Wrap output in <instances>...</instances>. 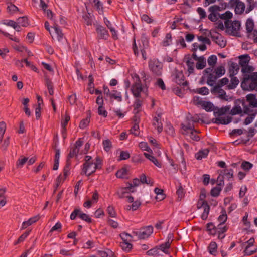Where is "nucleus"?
<instances>
[{"mask_svg": "<svg viewBox=\"0 0 257 257\" xmlns=\"http://www.w3.org/2000/svg\"><path fill=\"white\" fill-rule=\"evenodd\" d=\"M241 168L246 171L250 170L253 166V165L249 162L244 161L241 164Z\"/></svg>", "mask_w": 257, "mask_h": 257, "instance_id": "052dcab7", "label": "nucleus"}, {"mask_svg": "<svg viewBox=\"0 0 257 257\" xmlns=\"http://www.w3.org/2000/svg\"><path fill=\"white\" fill-rule=\"evenodd\" d=\"M122 242H131L132 240V236L130 234L123 232L120 234Z\"/></svg>", "mask_w": 257, "mask_h": 257, "instance_id": "de8ad7c7", "label": "nucleus"}, {"mask_svg": "<svg viewBox=\"0 0 257 257\" xmlns=\"http://www.w3.org/2000/svg\"><path fill=\"white\" fill-rule=\"evenodd\" d=\"M245 5L244 2L239 1L237 2L235 8V12L236 14H242L245 11Z\"/></svg>", "mask_w": 257, "mask_h": 257, "instance_id": "393cba45", "label": "nucleus"}, {"mask_svg": "<svg viewBox=\"0 0 257 257\" xmlns=\"http://www.w3.org/2000/svg\"><path fill=\"white\" fill-rule=\"evenodd\" d=\"M247 8L245 10L246 13H249L257 6V0H246Z\"/></svg>", "mask_w": 257, "mask_h": 257, "instance_id": "c756f323", "label": "nucleus"}, {"mask_svg": "<svg viewBox=\"0 0 257 257\" xmlns=\"http://www.w3.org/2000/svg\"><path fill=\"white\" fill-rule=\"evenodd\" d=\"M108 98L111 100H115L118 102H121L122 100L121 93L117 90H112Z\"/></svg>", "mask_w": 257, "mask_h": 257, "instance_id": "5701e85b", "label": "nucleus"}, {"mask_svg": "<svg viewBox=\"0 0 257 257\" xmlns=\"http://www.w3.org/2000/svg\"><path fill=\"white\" fill-rule=\"evenodd\" d=\"M197 93L205 95L209 94V89L206 87H203L196 90Z\"/></svg>", "mask_w": 257, "mask_h": 257, "instance_id": "69168bd1", "label": "nucleus"}, {"mask_svg": "<svg viewBox=\"0 0 257 257\" xmlns=\"http://www.w3.org/2000/svg\"><path fill=\"white\" fill-rule=\"evenodd\" d=\"M161 112H157V116H155L153 121V125L157 130L158 133L162 132L163 125L161 122Z\"/></svg>", "mask_w": 257, "mask_h": 257, "instance_id": "4468645a", "label": "nucleus"}, {"mask_svg": "<svg viewBox=\"0 0 257 257\" xmlns=\"http://www.w3.org/2000/svg\"><path fill=\"white\" fill-rule=\"evenodd\" d=\"M120 246L124 251H129L132 247V245L131 242H122Z\"/></svg>", "mask_w": 257, "mask_h": 257, "instance_id": "6e6d98bb", "label": "nucleus"}, {"mask_svg": "<svg viewBox=\"0 0 257 257\" xmlns=\"http://www.w3.org/2000/svg\"><path fill=\"white\" fill-rule=\"evenodd\" d=\"M90 119L89 117H87L81 120L79 124V127L82 129H84L88 125Z\"/></svg>", "mask_w": 257, "mask_h": 257, "instance_id": "e2e57ef3", "label": "nucleus"}, {"mask_svg": "<svg viewBox=\"0 0 257 257\" xmlns=\"http://www.w3.org/2000/svg\"><path fill=\"white\" fill-rule=\"evenodd\" d=\"M253 70V67L248 64L245 65V66H241V72L243 73V75L249 74Z\"/></svg>", "mask_w": 257, "mask_h": 257, "instance_id": "603ef678", "label": "nucleus"}, {"mask_svg": "<svg viewBox=\"0 0 257 257\" xmlns=\"http://www.w3.org/2000/svg\"><path fill=\"white\" fill-rule=\"evenodd\" d=\"M220 175H222L224 178L229 179L233 176V171L231 168H227L220 171Z\"/></svg>", "mask_w": 257, "mask_h": 257, "instance_id": "b1692460", "label": "nucleus"}, {"mask_svg": "<svg viewBox=\"0 0 257 257\" xmlns=\"http://www.w3.org/2000/svg\"><path fill=\"white\" fill-rule=\"evenodd\" d=\"M249 39L253 40L254 42L257 43V30L256 29L247 33Z\"/></svg>", "mask_w": 257, "mask_h": 257, "instance_id": "8fccbe9b", "label": "nucleus"}, {"mask_svg": "<svg viewBox=\"0 0 257 257\" xmlns=\"http://www.w3.org/2000/svg\"><path fill=\"white\" fill-rule=\"evenodd\" d=\"M96 31L99 38L107 39L108 38V32L103 26L100 25L97 26Z\"/></svg>", "mask_w": 257, "mask_h": 257, "instance_id": "f3484780", "label": "nucleus"}, {"mask_svg": "<svg viewBox=\"0 0 257 257\" xmlns=\"http://www.w3.org/2000/svg\"><path fill=\"white\" fill-rule=\"evenodd\" d=\"M239 68L237 64H232L229 68L230 76H233L236 75L238 72Z\"/></svg>", "mask_w": 257, "mask_h": 257, "instance_id": "49530a36", "label": "nucleus"}, {"mask_svg": "<svg viewBox=\"0 0 257 257\" xmlns=\"http://www.w3.org/2000/svg\"><path fill=\"white\" fill-rule=\"evenodd\" d=\"M233 16V14L229 11H226L224 14H222L221 16V18L226 20V21L228 20V19L231 18Z\"/></svg>", "mask_w": 257, "mask_h": 257, "instance_id": "774afa93", "label": "nucleus"}, {"mask_svg": "<svg viewBox=\"0 0 257 257\" xmlns=\"http://www.w3.org/2000/svg\"><path fill=\"white\" fill-rule=\"evenodd\" d=\"M254 239L253 238H250L247 241L243 243V244H246L245 248L244 251V254L246 255H250L252 254V251H249L248 250V248H251L253 246L254 243Z\"/></svg>", "mask_w": 257, "mask_h": 257, "instance_id": "bb28decb", "label": "nucleus"}, {"mask_svg": "<svg viewBox=\"0 0 257 257\" xmlns=\"http://www.w3.org/2000/svg\"><path fill=\"white\" fill-rule=\"evenodd\" d=\"M131 75L134 81L131 88L133 96L136 98L143 100L148 95L147 86L149 83V76L146 75L143 70L139 71L138 74L133 72L131 74Z\"/></svg>", "mask_w": 257, "mask_h": 257, "instance_id": "f257e3e1", "label": "nucleus"}, {"mask_svg": "<svg viewBox=\"0 0 257 257\" xmlns=\"http://www.w3.org/2000/svg\"><path fill=\"white\" fill-rule=\"evenodd\" d=\"M30 231H27L23 233L18 239V240L14 243L15 245H16L21 242H23L29 235Z\"/></svg>", "mask_w": 257, "mask_h": 257, "instance_id": "338daca9", "label": "nucleus"}, {"mask_svg": "<svg viewBox=\"0 0 257 257\" xmlns=\"http://www.w3.org/2000/svg\"><path fill=\"white\" fill-rule=\"evenodd\" d=\"M172 44V36L170 33H167L162 42L163 46L166 47Z\"/></svg>", "mask_w": 257, "mask_h": 257, "instance_id": "a19ab883", "label": "nucleus"}, {"mask_svg": "<svg viewBox=\"0 0 257 257\" xmlns=\"http://www.w3.org/2000/svg\"><path fill=\"white\" fill-rule=\"evenodd\" d=\"M173 81L179 85H186V82L184 81V76L181 71L175 70L172 74Z\"/></svg>", "mask_w": 257, "mask_h": 257, "instance_id": "9d476101", "label": "nucleus"}, {"mask_svg": "<svg viewBox=\"0 0 257 257\" xmlns=\"http://www.w3.org/2000/svg\"><path fill=\"white\" fill-rule=\"evenodd\" d=\"M28 158L21 156L16 162V166L18 168H22L27 162Z\"/></svg>", "mask_w": 257, "mask_h": 257, "instance_id": "79ce46f5", "label": "nucleus"}, {"mask_svg": "<svg viewBox=\"0 0 257 257\" xmlns=\"http://www.w3.org/2000/svg\"><path fill=\"white\" fill-rule=\"evenodd\" d=\"M231 121L230 116H219L216 118L215 123L221 124H228Z\"/></svg>", "mask_w": 257, "mask_h": 257, "instance_id": "cd10ccee", "label": "nucleus"}, {"mask_svg": "<svg viewBox=\"0 0 257 257\" xmlns=\"http://www.w3.org/2000/svg\"><path fill=\"white\" fill-rule=\"evenodd\" d=\"M186 63L189 74L193 73L194 70V62L191 60L188 59L186 61Z\"/></svg>", "mask_w": 257, "mask_h": 257, "instance_id": "a18cd8bd", "label": "nucleus"}, {"mask_svg": "<svg viewBox=\"0 0 257 257\" xmlns=\"http://www.w3.org/2000/svg\"><path fill=\"white\" fill-rule=\"evenodd\" d=\"M7 11L9 13L12 15L17 14L19 12L18 7L11 3H7Z\"/></svg>", "mask_w": 257, "mask_h": 257, "instance_id": "2f4dec72", "label": "nucleus"}, {"mask_svg": "<svg viewBox=\"0 0 257 257\" xmlns=\"http://www.w3.org/2000/svg\"><path fill=\"white\" fill-rule=\"evenodd\" d=\"M197 121L198 118L196 115L192 116L189 115L187 116L186 121L182 124L181 128L182 134L189 136L191 139L196 141L199 140V137L193 128V123Z\"/></svg>", "mask_w": 257, "mask_h": 257, "instance_id": "f03ea898", "label": "nucleus"}, {"mask_svg": "<svg viewBox=\"0 0 257 257\" xmlns=\"http://www.w3.org/2000/svg\"><path fill=\"white\" fill-rule=\"evenodd\" d=\"M92 5L96 9L99 14L103 13V5L99 0H89Z\"/></svg>", "mask_w": 257, "mask_h": 257, "instance_id": "4be33fe9", "label": "nucleus"}, {"mask_svg": "<svg viewBox=\"0 0 257 257\" xmlns=\"http://www.w3.org/2000/svg\"><path fill=\"white\" fill-rule=\"evenodd\" d=\"M97 112L99 115H101L104 117H106L107 116V112L105 109L104 108V107H103V106H99L98 107Z\"/></svg>", "mask_w": 257, "mask_h": 257, "instance_id": "0e129e2a", "label": "nucleus"}, {"mask_svg": "<svg viewBox=\"0 0 257 257\" xmlns=\"http://www.w3.org/2000/svg\"><path fill=\"white\" fill-rule=\"evenodd\" d=\"M13 48L16 51L20 52H27V48L22 44H13L12 45Z\"/></svg>", "mask_w": 257, "mask_h": 257, "instance_id": "09e8293b", "label": "nucleus"}, {"mask_svg": "<svg viewBox=\"0 0 257 257\" xmlns=\"http://www.w3.org/2000/svg\"><path fill=\"white\" fill-rule=\"evenodd\" d=\"M209 153V150L207 149L200 150L195 154V158L197 160H200L203 158H206Z\"/></svg>", "mask_w": 257, "mask_h": 257, "instance_id": "7c9ffc66", "label": "nucleus"}, {"mask_svg": "<svg viewBox=\"0 0 257 257\" xmlns=\"http://www.w3.org/2000/svg\"><path fill=\"white\" fill-rule=\"evenodd\" d=\"M82 173L89 176L101 167V161L98 158L93 159L90 156H86Z\"/></svg>", "mask_w": 257, "mask_h": 257, "instance_id": "7ed1b4c3", "label": "nucleus"}, {"mask_svg": "<svg viewBox=\"0 0 257 257\" xmlns=\"http://www.w3.org/2000/svg\"><path fill=\"white\" fill-rule=\"evenodd\" d=\"M2 23L5 25L12 27L13 28H17V27H18L17 26V23H16V22H15L14 21L11 20H4L2 22Z\"/></svg>", "mask_w": 257, "mask_h": 257, "instance_id": "864d4df0", "label": "nucleus"}, {"mask_svg": "<svg viewBox=\"0 0 257 257\" xmlns=\"http://www.w3.org/2000/svg\"><path fill=\"white\" fill-rule=\"evenodd\" d=\"M240 26L241 23L238 21L227 20L225 22V31L230 35L239 36Z\"/></svg>", "mask_w": 257, "mask_h": 257, "instance_id": "39448f33", "label": "nucleus"}, {"mask_svg": "<svg viewBox=\"0 0 257 257\" xmlns=\"http://www.w3.org/2000/svg\"><path fill=\"white\" fill-rule=\"evenodd\" d=\"M127 173L128 170L125 167H123L117 171L116 175L118 178H124L126 177Z\"/></svg>", "mask_w": 257, "mask_h": 257, "instance_id": "58836bf2", "label": "nucleus"}, {"mask_svg": "<svg viewBox=\"0 0 257 257\" xmlns=\"http://www.w3.org/2000/svg\"><path fill=\"white\" fill-rule=\"evenodd\" d=\"M153 232L152 226H146L141 229H134L133 234L137 236L139 239H145L148 238Z\"/></svg>", "mask_w": 257, "mask_h": 257, "instance_id": "423d86ee", "label": "nucleus"}, {"mask_svg": "<svg viewBox=\"0 0 257 257\" xmlns=\"http://www.w3.org/2000/svg\"><path fill=\"white\" fill-rule=\"evenodd\" d=\"M246 33L255 30L254 21L251 18H248L245 23Z\"/></svg>", "mask_w": 257, "mask_h": 257, "instance_id": "473e14b6", "label": "nucleus"}, {"mask_svg": "<svg viewBox=\"0 0 257 257\" xmlns=\"http://www.w3.org/2000/svg\"><path fill=\"white\" fill-rule=\"evenodd\" d=\"M144 155L150 161L153 162L156 166L158 167H161V164L158 162L156 158L153 156L151 154L144 153Z\"/></svg>", "mask_w": 257, "mask_h": 257, "instance_id": "4c0bfd02", "label": "nucleus"}, {"mask_svg": "<svg viewBox=\"0 0 257 257\" xmlns=\"http://www.w3.org/2000/svg\"><path fill=\"white\" fill-rule=\"evenodd\" d=\"M107 212L111 217H115L116 216V213L113 206H108L107 209Z\"/></svg>", "mask_w": 257, "mask_h": 257, "instance_id": "680f3d73", "label": "nucleus"}, {"mask_svg": "<svg viewBox=\"0 0 257 257\" xmlns=\"http://www.w3.org/2000/svg\"><path fill=\"white\" fill-rule=\"evenodd\" d=\"M221 213V215L218 217V220L220 223L219 226H221L222 224L224 223L227 219V215L225 210H222Z\"/></svg>", "mask_w": 257, "mask_h": 257, "instance_id": "ea45409f", "label": "nucleus"}, {"mask_svg": "<svg viewBox=\"0 0 257 257\" xmlns=\"http://www.w3.org/2000/svg\"><path fill=\"white\" fill-rule=\"evenodd\" d=\"M227 4L226 3H221L219 5H214L209 8V12L215 13L224 10L227 8Z\"/></svg>", "mask_w": 257, "mask_h": 257, "instance_id": "a211bd4d", "label": "nucleus"}, {"mask_svg": "<svg viewBox=\"0 0 257 257\" xmlns=\"http://www.w3.org/2000/svg\"><path fill=\"white\" fill-rule=\"evenodd\" d=\"M173 238V235L172 234H169L168 235V240L164 244H162L160 246V249L164 252L165 253H168V249L170 247L171 241H170V239Z\"/></svg>", "mask_w": 257, "mask_h": 257, "instance_id": "a878e982", "label": "nucleus"}, {"mask_svg": "<svg viewBox=\"0 0 257 257\" xmlns=\"http://www.w3.org/2000/svg\"><path fill=\"white\" fill-rule=\"evenodd\" d=\"M149 67L154 73L158 75L161 74L162 64L157 60H151L149 62Z\"/></svg>", "mask_w": 257, "mask_h": 257, "instance_id": "1a4fd4ad", "label": "nucleus"}, {"mask_svg": "<svg viewBox=\"0 0 257 257\" xmlns=\"http://www.w3.org/2000/svg\"><path fill=\"white\" fill-rule=\"evenodd\" d=\"M210 35L212 39L220 47L224 48L226 45V41L219 33L214 30L210 31Z\"/></svg>", "mask_w": 257, "mask_h": 257, "instance_id": "6e6552de", "label": "nucleus"}, {"mask_svg": "<svg viewBox=\"0 0 257 257\" xmlns=\"http://www.w3.org/2000/svg\"><path fill=\"white\" fill-rule=\"evenodd\" d=\"M16 23L22 27H27L29 25L28 18L26 17L19 18Z\"/></svg>", "mask_w": 257, "mask_h": 257, "instance_id": "37998d69", "label": "nucleus"}, {"mask_svg": "<svg viewBox=\"0 0 257 257\" xmlns=\"http://www.w3.org/2000/svg\"><path fill=\"white\" fill-rule=\"evenodd\" d=\"M192 57L196 61V68L200 70L203 69L206 65V59L203 57H198L196 53H193Z\"/></svg>", "mask_w": 257, "mask_h": 257, "instance_id": "f8f14e48", "label": "nucleus"}, {"mask_svg": "<svg viewBox=\"0 0 257 257\" xmlns=\"http://www.w3.org/2000/svg\"><path fill=\"white\" fill-rule=\"evenodd\" d=\"M82 144L83 142L81 139H79L78 140H77L70 149L69 155V157H73L76 156L78 154L80 148L82 145Z\"/></svg>", "mask_w": 257, "mask_h": 257, "instance_id": "ddd939ff", "label": "nucleus"}, {"mask_svg": "<svg viewBox=\"0 0 257 257\" xmlns=\"http://www.w3.org/2000/svg\"><path fill=\"white\" fill-rule=\"evenodd\" d=\"M241 87L244 90L257 91V72L246 74L243 75Z\"/></svg>", "mask_w": 257, "mask_h": 257, "instance_id": "20e7f679", "label": "nucleus"}, {"mask_svg": "<svg viewBox=\"0 0 257 257\" xmlns=\"http://www.w3.org/2000/svg\"><path fill=\"white\" fill-rule=\"evenodd\" d=\"M241 104L243 105V102L240 99H237L235 101V105L230 111V114L232 115H236L241 114L242 112V109Z\"/></svg>", "mask_w": 257, "mask_h": 257, "instance_id": "dca6fc26", "label": "nucleus"}, {"mask_svg": "<svg viewBox=\"0 0 257 257\" xmlns=\"http://www.w3.org/2000/svg\"><path fill=\"white\" fill-rule=\"evenodd\" d=\"M239 64L241 66H245V65L248 64L250 60V58L248 55H241L239 57Z\"/></svg>", "mask_w": 257, "mask_h": 257, "instance_id": "72a5a7b5", "label": "nucleus"}, {"mask_svg": "<svg viewBox=\"0 0 257 257\" xmlns=\"http://www.w3.org/2000/svg\"><path fill=\"white\" fill-rule=\"evenodd\" d=\"M206 197V192L203 190L201 191L200 195V199L198 202L197 207L198 208H201L204 204H207V202L204 200Z\"/></svg>", "mask_w": 257, "mask_h": 257, "instance_id": "f704fd0d", "label": "nucleus"}, {"mask_svg": "<svg viewBox=\"0 0 257 257\" xmlns=\"http://www.w3.org/2000/svg\"><path fill=\"white\" fill-rule=\"evenodd\" d=\"M207 230L210 234L214 235L215 234L216 230L214 225L211 223L207 224Z\"/></svg>", "mask_w": 257, "mask_h": 257, "instance_id": "bf43d9fd", "label": "nucleus"}, {"mask_svg": "<svg viewBox=\"0 0 257 257\" xmlns=\"http://www.w3.org/2000/svg\"><path fill=\"white\" fill-rule=\"evenodd\" d=\"M197 103H199L201 107L206 111H212L214 110V106L210 102L200 101Z\"/></svg>", "mask_w": 257, "mask_h": 257, "instance_id": "412c9836", "label": "nucleus"}, {"mask_svg": "<svg viewBox=\"0 0 257 257\" xmlns=\"http://www.w3.org/2000/svg\"><path fill=\"white\" fill-rule=\"evenodd\" d=\"M139 146L142 150L147 151L151 154L152 153V150L149 147L146 142H142L140 143Z\"/></svg>", "mask_w": 257, "mask_h": 257, "instance_id": "13d9d810", "label": "nucleus"}, {"mask_svg": "<svg viewBox=\"0 0 257 257\" xmlns=\"http://www.w3.org/2000/svg\"><path fill=\"white\" fill-rule=\"evenodd\" d=\"M217 245L216 243L214 241H212L210 243L208 249L209 252V253L211 254H212L214 256L216 255L217 253Z\"/></svg>", "mask_w": 257, "mask_h": 257, "instance_id": "c9c22d12", "label": "nucleus"}, {"mask_svg": "<svg viewBox=\"0 0 257 257\" xmlns=\"http://www.w3.org/2000/svg\"><path fill=\"white\" fill-rule=\"evenodd\" d=\"M239 81L238 79L236 77L231 76V82L227 85V87L228 89H233L236 87L238 85Z\"/></svg>", "mask_w": 257, "mask_h": 257, "instance_id": "e433bc0d", "label": "nucleus"}, {"mask_svg": "<svg viewBox=\"0 0 257 257\" xmlns=\"http://www.w3.org/2000/svg\"><path fill=\"white\" fill-rule=\"evenodd\" d=\"M70 117L69 115L65 114L64 118L61 121V127H62V133L64 138L65 137L66 133V125L68 122L69 121Z\"/></svg>", "mask_w": 257, "mask_h": 257, "instance_id": "c85d7f7f", "label": "nucleus"}, {"mask_svg": "<svg viewBox=\"0 0 257 257\" xmlns=\"http://www.w3.org/2000/svg\"><path fill=\"white\" fill-rule=\"evenodd\" d=\"M135 191V189H134L133 186L132 184H128L125 187H122L118 189L117 194L120 198H123L126 197L127 198V201L129 203L133 202L134 198L132 196H128V195L131 192H134Z\"/></svg>", "mask_w": 257, "mask_h": 257, "instance_id": "0eeeda50", "label": "nucleus"}, {"mask_svg": "<svg viewBox=\"0 0 257 257\" xmlns=\"http://www.w3.org/2000/svg\"><path fill=\"white\" fill-rule=\"evenodd\" d=\"M215 73L217 77H220L225 73V69L223 66H219L215 70Z\"/></svg>", "mask_w": 257, "mask_h": 257, "instance_id": "3c124183", "label": "nucleus"}, {"mask_svg": "<svg viewBox=\"0 0 257 257\" xmlns=\"http://www.w3.org/2000/svg\"><path fill=\"white\" fill-rule=\"evenodd\" d=\"M217 57L215 55H211L208 59V64L209 65L213 67L216 63Z\"/></svg>", "mask_w": 257, "mask_h": 257, "instance_id": "4d7b16f0", "label": "nucleus"}, {"mask_svg": "<svg viewBox=\"0 0 257 257\" xmlns=\"http://www.w3.org/2000/svg\"><path fill=\"white\" fill-rule=\"evenodd\" d=\"M200 208H202L203 209V212L201 215V218L203 220H205L208 217V215L209 212V207L207 204L202 205Z\"/></svg>", "mask_w": 257, "mask_h": 257, "instance_id": "c03bdc74", "label": "nucleus"}, {"mask_svg": "<svg viewBox=\"0 0 257 257\" xmlns=\"http://www.w3.org/2000/svg\"><path fill=\"white\" fill-rule=\"evenodd\" d=\"M103 148L105 151L108 152L112 148V143L108 139L105 140L103 141Z\"/></svg>", "mask_w": 257, "mask_h": 257, "instance_id": "5fc2aeb1", "label": "nucleus"}, {"mask_svg": "<svg viewBox=\"0 0 257 257\" xmlns=\"http://www.w3.org/2000/svg\"><path fill=\"white\" fill-rule=\"evenodd\" d=\"M50 35L53 38H56L59 41H61L63 36L61 30L57 26H54L51 27Z\"/></svg>", "mask_w": 257, "mask_h": 257, "instance_id": "2eb2a0df", "label": "nucleus"}, {"mask_svg": "<svg viewBox=\"0 0 257 257\" xmlns=\"http://www.w3.org/2000/svg\"><path fill=\"white\" fill-rule=\"evenodd\" d=\"M246 101L249 106L257 108V98L255 95L249 94L246 96Z\"/></svg>", "mask_w": 257, "mask_h": 257, "instance_id": "6ab92c4d", "label": "nucleus"}, {"mask_svg": "<svg viewBox=\"0 0 257 257\" xmlns=\"http://www.w3.org/2000/svg\"><path fill=\"white\" fill-rule=\"evenodd\" d=\"M244 112L246 114H250L249 116L245 118L243 123L244 125H248L254 120L257 114V109L250 110V108L246 107L244 109Z\"/></svg>", "mask_w": 257, "mask_h": 257, "instance_id": "9b49d317", "label": "nucleus"}, {"mask_svg": "<svg viewBox=\"0 0 257 257\" xmlns=\"http://www.w3.org/2000/svg\"><path fill=\"white\" fill-rule=\"evenodd\" d=\"M39 216H35L30 218L27 221H24L22 224L21 229H25L36 222L39 219Z\"/></svg>", "mask_w": 257, "mask_h": 257, "instance_id": "aec40b11", "label": "nucleus"}]
</instances>
